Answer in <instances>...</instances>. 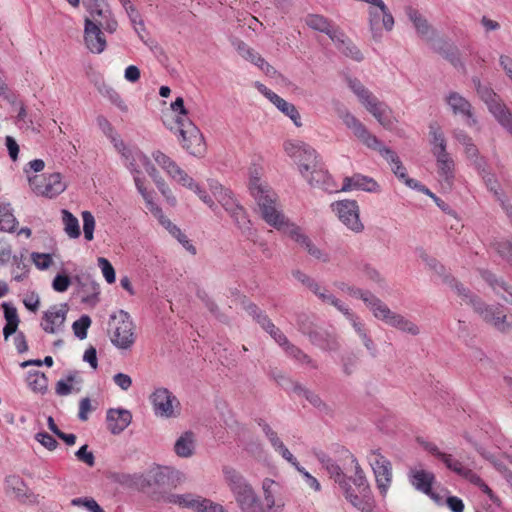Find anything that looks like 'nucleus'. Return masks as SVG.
Instances as JSON below:
<instances>
[{
  "label": "nucleus",
  "instance_id": "nucleus-1",
  "mask_svg": "<svg viewBox=\"0 0 512 512\" xmlns=\"http://www.w3.org/2000/svg\"><path fill=\"white\" fill-rule=\"evenodd\" d=\"M249 190L258 203L265 222L278 230L282 229L287 224V221L277 206L276 194L261 182L256 172L255 174L251 172Z\"/></svg>",
  "mask_w": 512,
  "mask_h": 512
},
{
  "label": "nucleus",
  "instance_id": "nucleus-2",
  "mask_svg": "<svg viewBox=\"0 0 512 512\" xmlns=\"http://www.w3.org/2000/svg\"><path fill=\"white\" fill-rule=\"evenodd\" d=\"M472 309L480 319L496 331L507 334L512 329V316L504 313L500 304H488L482 298L472 300Z\"/></svg>",
  "mask_w": 512,
  "mask_h": 512
},
{
  "label": "nucleus",
  "instance_id": "nucleus-3",
  "mask_svg": "<svg viewBox=\"0 0 512 512\" xmlns=\"http://www.w3.org/2000/svg\"><path fill=\"white\" fill-rule=\"evenodd\" d=\"M108 333L112 344L119 349H128L135 342L133 321L124 310H119L110 316Z\"/></svg>",
  "mask_w": 512,
  "mask_h": 512
},
{
  "label": "nucleus",
  "instance_id": "nucleus-4",
  "mask_svg": "<svg viewBox=\"0 0 512 512\" xmlns=\"http://www.w3.org/2000/svg\"><path fill=\"white\" fill-rule=\"evenodd\" d=\"M317 459L326 469L328 474L334 481L339 485V487L343 490L345 498L356 508H362L363 500L358 496V494L354 493L352 489L348 477L342 471V468L327 454L320 452L316 454Z\"/></svg>",
  "mask_w": 512,
  "mask_h": 512
},
{
  "label": "nucleus",
  "instance_id": "nucleus-5",
  "mask_svg": "<svg viewBox=\"0 0 512 512\" xmlns=\"http://www.w3.org/2000/svg\"><path fill=\"white\" fill-rule=\"evenodd\" d=\"M371 313L376 319L383 321L390 327L412 336L420 334V328L417 324L407 319L402 314L392 311L381 299L376 303Z\"/></svg>",
  "mask_w": 512,
  "mask_h": 512
},
{
  "label": "nucleus",
  "instance_id": "nucleus-6",
  "mask_svg": "<svg viewBox=\"0 0 512 512\" xmlns=\"http://www.w3.org/2000/svg\"><path fill=\"white\" fill-rule=\"evenodd\" d=\"M299 331L306 335L314 346L323 351H338L340 343L335 333L330 332L322 327L316 326L308 321L298 322Z\"/></svg>",
  "mask_w": 512,
  "mask_h": 512
},
{
  "label": "nucleus",
  "instance_id": "nucleus-7",
  "mask_svg": "<svg viewBox=\"0 0 512 512\" xmlns=\"http://www.w3.org/2000/svg\"><path fill=\"white\" fill-rule=\"evenodd\" d=\"M162 500L165 503L174 504L181 508H188L196 512H224L221 505L192 493L163 494Z\"/></svg>",
  "mask_w": 512,
  "mask_h": 512
},
{
  "label": "nucleus",
  "instance_id": "nucleus-8",
  "mask_svg": "<svg viewBox=\"0 0 512 512\" xmlns=\"http://www.w3.org/2000/svg\"><path fill=\"white\" fill-rule=\"evenodd\" d=\"M179 134L182 137V147L193 156H201L205 152L204 137L199 128L190 120L176 118Z\"/></svg>",
  "mask_w": 512,
  "mask_h": 512
},
{
  "label": "nucleus",
  "instance_id": "nucleus-9",
  "mask_svg": "<svg viewBox=\"0 0 512 512\" xmlns=\"http://www.w3.org/2000/svg\"><path fill=\"white\" fill-rule=\"evenodd\" d=\"M284 150L298 164L299 171L303 176L318 165L315 149L302 141H286Z\"/></svg>",
  "mask_w": 512,
  "mask_h": 512
},
{
  "label": "nucleus",
  "instance_id": "nucleus-10",
  "mask_svg": "<svg viewBox=\"0 0 512 512\" xmlns=\"http://www.w3.org/2000/svg\"><path fill=\"white\" fill-rule=\"evenodd\" d=\"M367 460L373 470L380 493L385 495L392 482L391 462L381 453L380 449L370 450Z\"/></svg>",
  "mask_w": 512,
  "mask_h": 512
},
{
  "label": "nucleus",
  "instance_id": "nucleus-11",
  "mask_svg": "<svg viewBox=\"0 0 512 512\" xmlns=\"http://www.w3.org/2000/svg\"><path fill=\"white\" fill-rule=\"evenodd\" d=\"M83 4L90 14L85 21L94 22L96 26L108 33H114L117 30L118 23L104 0H84Z\"/></svg>",
  "mask_w": 512,
  "mask_h": 512
},
{
  "label": "nucleus",
  "instance_id": "nucleus-12",
  "mask_svg": "<svg viewBox=\"0 0 512 512\" xmlns=\"http://www.w3.org/2000/svg\"><path fill=\"white\" fill-rule=\"evenodd\" d=\"M332 210L340 221L355 233L364 230V225L359 218V206L355 200H342L331 204Z\"/></svg>",
  "mask_w": 512,
  "mask_h": 512
},
{
  "label": "nucleus",
  "instance_id": "nucleus-13",
  "mask_svg": "<svg viewBox=\"0 0 512 512\" xmlns=\"http://www.w3.org/2000/svg\"><path fill=\"white\" fill-rule=\"evenodd\" d=\"M150 401L156 416L163 418L177 416L175 408H178L180 403L167 388L160 387L155 389L150 395Z\"/></svg>",
  "mask_w": 512,
  "mask_h": 512
},
{
  "label": "nucleus",
  "instance_id": "nucleus-14",
  "mask_svg": "<svg viewBox=\"0 0 512 512\" xmlns=\"http://www.w3.org/2000/svg\"><path fill=\"white\" fill-rule=\"evenodd\" d=\"M338 116L342 119L347 128L351 129L353 134L368 148L377 147L379 139L371 134L366 126L359 121L347 108L340 105L337 109Z\"/></svg>",
  "mask_w": 512,
  "mask_h": 512
},
{
  "label": "nucleus",
  "instance_id": "nucleus-15",
  "mask_svg": "<svg viewBox=\"0 0 512 512\" xmlns=\"http://www.w3.org/2000/svg\"><path fill=\"white\" fill-rule=\"evenodd\" d=\"M29 181L37 195L48 198L56 197L66 189V184L62 181V176L58 172L52 173L43 179L36 176L30 178Z\"/></svg>",
  "mask_w": 512,
  "mask_h": 512
},
{
  "label": "nucleus",
  "instance_id": "nucleus-16",
  "mask_svg": "<svg viewBox=\"0 0 512 512\" xmlns=\"http://www.w3.org/2000/svg\"><path fill=\"white\" fill-rule=\"evenodd\" d=\"M222 472L225 482L229 486L232 493L235 495L237 502L255 493L246 478L235 468L231 466H224Z\"/></svg>",
  "mask_w": 512,
  "mask_h": 512
},
{
  "label": "nucleus",
  "instance_id": "nucleus-17",
  "mask_svg": "<svg viewBox=\"0 0 512 512\" xmlns=\"http://www.w3.org/2000/svg\"><path fill=\"white\" fill-rule=\"evenodd\" d=\"M101 29L102 28L96 26L94 22H84V42L91 53L100 54L107 46L104 33Z\"/></svg>",
  "mask_w": 512,
  "mask_h": 512
},
{
  "label": "nucleus",
  "instance_id": "nucleus-18",
  "mask_svg": "<svg viewBox=\"0 0 512 512\" xmlns=\"http://www.w3.org/2000/svg\"><path fill=\"white\" fill-rule=\"evenodd\" d=\"M479 274L497 296L501 297L507 303L512 304V285L490 270L479 269Z\"/></svg>",
  "mask_w": 512,
  "mask_h": 512
},
{
  "label": "nucleus",
  "instance_id": "nucleus-19",
  "mask_svg": "<svg viewBox=\"0 0 512 512\" xmlns=\"http://www.w3.org/2000/svg\"><path fill=\"white\" fill-rule=\"evenodd\" d=\"M107 426L109 431L114 434H120L123 432L132 421V414L129 410L118 408L109 409L106 415Z\"/></svg>",
  "mask_w": 512,
  "mask_h": 512
},
{
  "label": "nucleus",
  "instance_id": "nucleus-20",
  "mask_svg": "<svg viewBox=\"0 0 512 512\" xmlns=\"http://www.w3.org/2000/svg\"><path fill=\"white\" fill-rule=\"evenodd\" d=\"M365 108L385 129H392L394 127L395 119L392 116L391 109L387 104L379 101L377 97L374 98V101L368 102Z\"/></svg>",
  "mask_w": 512,
  "mask_h": 512
},
{
  "label": "nucleus",
  "instance_id": "nucleus-21",
  "mask_svg": "<svg viewBox=\"0 0 512 512\" xmlns=\"http://www.w3.org/2000/svg\"><path fill=\"white\" fill-rule=\"evenodd\" d=\"M67 310L65 309V305L61 309H57L56 306H53L50 310H47L43 314V319L41 322V327L46 333L55 334L61 330L65 319H66Z\"/></svg>",
  "mask_w": 512,
  "mask_h": 512
},
{
  "label": "nucleus",
  "instance_id": "nucleus-22",
  "mask_svg": "<svg viewBox=\"0 0 512 512\" xmlns=\"http://www.w3.org/2000/svg\"><path fill=\"white\" fill-rule=\"evenodd\" d=\"M437 162L438 175L443 187L451 188L454 179V161L446 152L434 154Z\"/></svg>",
  "mask_w": 512,
  "mask_h": 512
},
{
  "label": "nucleus",
  "instance_id": "nucleus-23",
  "mask_svg": "<svg viewBox=\"0 0 512 512\" xmlns=\"http://www.w3.org/2000/svg\"><path fill=\"white\" fill-rule=\"evenodd\" d=\"M332 41L337 49L346 57L357 62H361L364 59L359 48L344 34L341 29H339L336 34H333Z\"/></svg>",
  "mask_w": 512,
  "mask_h": 512
},
{
  "label": "nucleus",
  "instance_id": "nucleus-24",
  "mask_svg": "<svg viewBox=\"0 0 512 512\" xmlns=\"http://www.w3.org/2000/svg\"><path fill=\"white\" fill-rule=\"evenodd\" d=\"M411 484L418 490L426 495L431 496L433 499L438 498L432 492V484L435 480V476L432 472L425 470L412 469L409 473Z\"/></svg>",
  "mask_w": 512,
  "mask_h": 512
},
{
  "label": "nucleus",
  "instance_id": "nucleus-25",
  "mask_svg": "<svg viewBox=\"0 0 512 512\" xmlns=\"http://www.w3.org/2000/svg\"><path fill=\"white\" fill-rule=\"evenodd\" d=\"M363 190L367 192H376L379 189L377 182L367 176L354 174L351 177H345L343 185L339 191Z\"/></svg>",
  "mask_w": 512,
  "mask_h": 512
},
{
  "label": "nucleus",
  "instance_id": "nucleus-26",
  "mask_svg": "<svg viewBox=\"0 0 512 512\" xmlns=\"http://www.w3.org/2000/svg\"><path fill=\"white\" fill-rule=\"evenodd\" d=\"M446 100L454 114H461L467 117V124L469 126L476 124V119L473 118L472 114V106L462 95L457 92H451Z\"/></svg>",
  "mask_w": 512,
  "mask_h": 512
},
{
  "label": "nucleus",
  "instance_id": "nucleus-27",
  "mask_svg": "<svg viewBox=\"0 0 512 512\" xmlns=\"http://www.w3.org/2000/svg\"><path fill=\"white\" fill-rule=\"evenodd\" d=\"M474 462L471 461L470 457H461L451 467V471L468 480L470 483L480 487L483 485V480L473 472Z\"/></svg>",
  "mask_w": 512,
  "mask_h": 512
},
{
  "label": "nucleus",
  "instance_id": "nucleus-28",
  "mask_svg": "<svg viewBox=\"0 0 512 512\" xmlns=\"http://www.w3.org/2000/svg\"><path fill=\"white\" fill-rule=\"evenodd\" d=\"M337 287L342 292L347 293L351 297L361 299L371 312L374 309V307L376 306V303H378V301L380 299L374 293H372L370 290H364V289L349 285L344 282L338 283Z\"/></svg>",
  "mask_w": 512,
  "mask_h": 512
},
{
  "label": "nucleus",
  "instance_id": "nucleus-29",
  "mask_svg": "<svg viewBox=\"0 0 512 512\" xmlns=\"http://www.w3.org/2000/svg\"><path fill=\"white\" fill-rule=\"evenodd\" d=\"M77 281L79 286L78 293L81 295L82 303L96 305L99 301L98 295L100 293L98 283L89 278H77Z\"/></svg>",
  "mask_w": 512,
  "mask_h": 512
},
{
  "label": "nucleus",
  "instance_id": "nucleus-30",
  "mask_svg": "<svg viewBox=\"0 0 512 512\" xmlns=\"http://www.w3.org/2000/svg\"><path fill=\"white\" fill-rule=\"evenodd\" d=\"M408 19L413 23L417 34L422 38H428L435 34L434 29L428 23V20L416 9L411 6L405 9Z\"/></svg>",
  "mask_w": 512,
  "mask_h": 512
},
{
  "label": "nucleus",
  "instance_id": "nucleus-31",
  "mask_svg": "<svg viewBox=\"0 0 512 512\" xmlns=\"http://www.w3.org/2000/svg\"><path fill=\"white\" fill-rule=\"evenodd\" d=\"M7 492H12L14 497L22 503L30 501L33 493L28 489L22 478L16 475H10L5 480Z\"/></svg>",
  "mask_w": 512,
  "mask_h": 512
},
{
  "label": "nucleus",
  "instance_id": "nucleus-32",
  "mask_svg": "<svg viewBox=\"0 0 512 512\" xmlns=\"http://www.w3.org/2000/svg\"><path fill=\"white\" fill-rule=\"evenodd\" d=\"M346 458H348L351 463L354 465V477L348 478L349 481L352 480L353 484L356 486L357 491L360 495H358L361 499L363 497H366L369 492V484L367 481V478L364 474V471L362 470L358 460L356 457L350 453L349 451H346Z\"/></svg>",
  "mask_w": 512,
  "mask_h": 512
},
{
  "label": "nucleus",
  "instance_id": "nucleus-33",
  "mask_svg": "<svg viewBox=\"0 0 512 512\" xmlns=\"http://www.w3.org/2000/svg\"><path fill=\"white\" fill-rule=\"evenodd\" d=\"M310 174L311 176L307 179L311 186L321 188L328 193L339 191L333 183L330 175L326 171L320 169L318 166L312 169Z\"/></svg>",
  "mask_w": 512,
  "mask_h": 512
},
{
  "label": "nucleus",
  "instance_id": "nucleus-34",
  "mask_svg": "<svg viewBox=\"0 0 512 512\" xmlns=\"http://www.w3.org/2000/svg\"><path fill=\"white\" fill-rule=\"evenodd\" d=\"M195 449V436L193 432H184L175 442L174 451L182 458L191 457Z\"/></svg>",
  "mask_w": 512,
  "mask_h": 512
},
{
  "label": "nucleus",
  "instance_id": "nucleus-35",
  "mask_svg": "<svg viewBox=\"0 0 512 512\" xmlns=\"http://www.w3.org/2000/svg\"><path fill=\"white\" fill-rule=\"evenodd\" d=\"M306 24L313 30L325 33L332 40L333 34L339 31L331 25L330 21L318 14H310L305 19Z\"/></svg>",
  "mask_w": 512,
  "mask_h": 512
},
{
  "label": "nucleus",
  "instance_id": "nucleus-36",
  "mask_svg": "<svg viewBox=\"0 0 512 512\" xmlns=\"http://www.w3.org/2000/svg\"><path fill=\"white\" fill-rule=\"evenodd\" d=\"M478 95L485 102L493 116L501 113V110L506 107L500 97L488 86L479 88Z\"/></svg>",
  "mask_w": 512,
  "mask_h": 512
},
{
  "label": "nucleus",
  "instance_id": "nucleus-37",
  "mask_svg": "<svg viewBox=\"0 0 512 512\" xmlns=\"http://www.w3.org/2000/svg\"><path fill=\"white\" fill-rule=\"evenodd\" d=\"M230 217L233 219L234 224L246 238L251 239L255 235V231L252 229L251 221L243 206H240L238 209L232 212Z\"/></svg>",
  "mask_w": 512,
  "mask_h": 512
},
{
  "label": "nucleus",
  "instance_id": "nucleus-38",
  "mask_svg": "<svg viewBox=\"0 0 512 512\" xmlns=\"http://www.w3.org/2000/svg\"><path fill=\"white\" fill-rule=\"evenodd\" d=\"M436 52L449 61L455 68H465L460 59L459 49L455 45L448 43L447 41H440V45L436 48Z\"/></svg>",
  "mask_w": 512,
  "mask_h": 512
},
{
  "label": "nucleus",
  "instance_id": "nucleus-39",
  "mask_svg": "<svg viewBox=\"0 0 512 512\" xmlns=\"http://www.w3.org/2000/svg\"><path fill=\"white\" fill-rule=\"evenodd\" d=\"M272 103L280 110L284 115L289 117L295 126L301 127V117L300 114L296 108V106L290 102H287L283 98H281L279 95H273L272 96Z\"/></svg>",
  "mask_w": 512,
  "mask_h": 512
},
{
  "label": "nucleus",
  "instance_id": "nucleus-40",
  "mask_svg": "<svg viewBox=\"0 0 512 512\" xmlns=\"http://www.w3.org/2000/svg\"><path fill=\"white\" fill-rule=\"evenodd\" d=\"M443 282L448 285L451 289H453L456 294L462 298L467 304L472 307V300L474 298H479V296L472 293L467 287H465L461 282H459L456 278H454L450 273L444 275Z\"/></svg>",
  "mask_w": 512,
  "mask_h": 512
},
{
  "label": "nucleus",
  "instance_id": "nucleus-41",
  "mask_svg": "<svg viewBox=\"0 0 512 512\" xmlns=\"http://www.w3.org/2000/svg\"><path fill=\"white\" fill-rule=\"evenodd\" d=\"M64 231L70 238H78L81 235L78 219L68 210L61 211Z\"/></svg>",
  "mask_w": 512,
  "mask_h": 512
},
{
  "label": "nucleus",
  "instance_id": "nucleus-42",
  "mask_svg": "<svg viewBox=\"0 0 512 512\" xmlns=\"http://www.w3.org/2000/svg\"><path fill=\"white\" fill-rule=\"evenodd\" d=\"M348 86L358 97L364 107L368 102L374 101L375 96L358 79L349 78Z\"/></svg>",
  "mask_w": 512,
  "mask_h": 512
},
{
  "label": "nucleus",
  "instance_id": "nucleus-43",
  "mask_svg": "<svg viewBox=\"0 0 512 512\" xmlns=\"http://www.w3.org/2000/svg\"><path fill=\"white\" fill-rule=\"evenodd\" d=\"M98 91L100 92L101 95L108 98L109 101L113 105H115L120 111H122L124 113L128 112L127 104L125 103V101L122 99L120 94L115 89H113L112 87H110L106 84H102L101 86L98 87Z\"/></svg>",
  "mask_w": 512,
  "mask_h": 512
},
{
  "label": "nucleus",
  "instance_id": "nucleus-44",
  "mask_svg": "<svg viewBox=\"0 0 512 512\" xmlns=\"http://www.w3.org/2000/svg\"><path fill=\"white\" fill-rule=\"evenodd\" d=\"M382 19H384V13L382 12L381 9H369L370 30L375 40H379L382 37Z\"/></svg>",
  "mask_w": 512,
  "mask_h": 512
},
{
  "label": "nucleus",
  "instance_id": "nucleus-45",
  "mask_svg": "<svg viewBox=\"0 0 512 512\" xmlns=\"http://www.w3.org/2000/svg\"><path fill=\"white\" fill-rule=\"evenodd\" d=\"M27 383L34 392L44 394L48 389V379L46 375L40 371L29 372Z\"/></svg>",
  "mask_w": 512,
  "mask_h": 512
},
{
  "label": "nucleus",
  "instance_id": "nucleus-46",
  "mask_svg": "<svg viewBox=\"0 0 512 512\" xmlns=\"http://www.w3.org/2000/svg\"><path fill=\"white\" fill-rule=\"evenodd\" d=\"M17 220L12 213L10 204L0 205V230L12 232L15 229Z\"/></svg>",
  "mask_w": 512,
  "mask_h": 512
},
{
  "label": "nucleus",
  "instance_id": "nucleus-47",
  "mask_svg": "<svg viewBox=\"0 0 512 512\" xmlns=\"http://www.w3.org/2000/svg\"><path fill=\"white\" fill-rule=\"evenodd\" d=\"M419 443L421 444L425 451L440 459L449 470L457 460L454 459L451 454L441 452L437 445H435L432 442L419 441Z\"/></svg>",
  "mask_w": 512,
  "mask_h": 512
},
{
  "label": "nucleus",
  "instance_id": "nucleus-48",
  "mask_svg": "<svg viewBox=\"0 0 512 512\" xmlns=\"http://www.w3.org/2000/svg\"><path fill=\"white\" fill-rule=\"evenodd\" d=\"M167 174L181 185L193 189L194 180L175 162L166 170Z\"/></svg>",
  "mask_w": 512,
  "mask_h": 512
},
{
  "label": "nucleus",
  "instance_id": "nucleus-49",
  "mask_svg": "<svg viewBox=\"0 0 512 512\" xmlns=\"http://www.w3.org/2000/svg\"><path fill=\"white\" fill-rule=\"evenodd\" d=\"M233 46L235 47L239 55L242 56L244 59L250 61L253 64H256V62H260L263 64V58L252 48H250L245 42L241 40H234Z\"/></svg>",
  "mask_w": 512,
  "mask_h": 512
},
{
  "label": "nucleus",
  "instance_id": "nucleus-50",
  "mask_svg": "<svg viewBox=\"0 0 512 512\" xmlns=\"http://www.w3.org/2000/svg\"><path fill=\"white\" fill-rule=\"evenodd\" d=\"M416 251L422 261L425 262L426 265L442 279L444 278V275L448 274L444 265H442L436 258L429 256L423 248H417Z\"/></svg>",
  "mask_w": 512,
  "mask_h": 512
},
{
  "label": "nucleus",
  "instance_id": "nucleus-51",
  "mask_svg": "<svg viewBox=\"0 0 512 512\" xmlns=\"http://www.w3.org/2000/svg\"><path fill=\"white\" fill-rule=\"evenodd\" d=\"M237 503L239 504L242 512H266L256 493L243 498V500H240Z\"/></svg>",
  "mask_w": 512,
  "mask_h": 512
},
{
  "label": "nucleus",
  "instance_id": "nucleus-52",
  "mask_svg": "<svg viewBox=\"0 0 512 512\" xmlns=\"http://www.w3.org/2000/svg\"><path fill=\"white\" fill-rule=\"evenodd\" d=\"M305 399L315 407L320 413L331 416L333 414V409L330 405H328L319 394L310 390V392H306Z\"/></svg>",
  "mask_w": 512,
  "mask_h": 512
},
{
  "label": "nucleus",
  "instance_id": "nucleus-53",
  "mask_svg": "<svg viewBox=\"0 0 512 512\" xmlns=\"http://www.w3.org/2000/svg\"><path fill=\"white\" fill-rule=\"evenodd\" d=\"M430 135L432 137V153L433 155L436 153L446 152V140L443 133L435 128L433 125L430 126Z\"/></svg>",
  "mask_w": 512,
  "mask_h": 512
},
{
  "label": "nucleus",
  "instance_id": "nucleus-54",
  "mask_svg": "<svg viewBox=\"0 0 512 512\" xmlns=\"http://www.w3.org/2000/svg\"><path fill=\"white\" fill-rule=\"evenodd\" d=\"M13 262L15 268L12 271L13 279L17 282L23 281L28 275V265L25 263L24 255H14Z\"/></svg>",
  "mask_w": 512,
  "mask_h": 512
},
{
  "label": "nucleus",
  "instance_id": "nucleus-55",
  "mask_svg": "<svg viewBox=\"0 0 512 512\" xmlns=\"http://www.w3.org/2000/svg\"><path fill=\"white\" fill-rule=\"evenodd\" d=\"M276 486V483L274 480L270 478H265L262 482V489L264 494V499L266 502V506L269 510L273 509L274 507L280 508V505H276L275 499H274V487Z\"/></svg>",
  "mask_w": 512,
  "mask_h": 512
},
{
  "label": "nucleus",
  "instance_id": "nucleus-56",
  "mask_svg": "<svg viewBox=\"0 0 512 512\" xmlns=\"http://www.w3.org/2000/svg\"><path fill=\"white\" fill-rule=\"evenodd\" d=\"M173 473L174 471L169 469L168 467H158L156 469H153L150 471L151 479L149 480V484L166 485L168 484V480Z\"/></svg>",
  "mask_w": 512,
  "mask_h": 512
},
{
  "label": "nucleus",
  "instance_id": "nucleus-57",
  "mask_svg": "<svg viewBox=\"0 0 512 512\" xmlns=\"http://www.w3.org/2000/svg\"><path fill=\"white\" fill-rule=\"evenodd\" d=\"M91 325V318L88 315H82L72 324L74 335L83 340L87 337V330Z\"/></svg>",
  "mask_w": 512,
  "mask_h": 512
},
{
  "label": "nucleus",
  "instance_id": "nucleus-58",
  "mask_svg": "<svg viewBox=\"0 0 512 512\" xmlns=\"http://www.w3.org/2000/svg\"><path fill=\"white\" fill-rule=\"evenodd\" d=\"M342 371L346 376H350L356 370L358 357L354 353H347L341 357Z\"/></svg>",
  "mask_w": 512,
  "mask_h": 512
},
{
  "label": "nucleus",
  "instance_id": "nucleus-59",
  "mask_svg": "<svg viewBox=\"0 0 512 512\" xmlns=\"http://www.w3.org/2000/svg\"><path fill=\"white\" fill-rule=\"evenodd\" d=\"M82 219H83L84 237L87 241H91L93 239V233H94V228H95L94 216L89 211H83Z\"/></svg>",
  "mask_w": 512,
  "mask_h": 512
},
{
  "label": "nucleus",
  "instance_id": "nucleus-60",
  "mask_svg": "<svg viewBox=\"0 0 512 512\" xmlns=\"http://www.w3.org/2000/svg\"><path fill=\"white\" fill-rule=\"evenodd\" d=\"M31 260L39 270L48 269L53 262L52 256L50 254L39 252H33L31 254Z\"/></svg>",
  "mask_w": 512,
  "mask_h": 512
},
{
  "label": "nucleus",
  "instance_id": "nucleus-61",
  "mask_svg": "<svg viewBox=\"0 0 512 512\" xmlns=\"http://www.w3.org/2000/svg\"><path fill=\"white\" fill-rule=\"evenodd\" d=\"M221 206L225 209V211L230 215L232 212H234L236 209H238L240 206H242L231 194L230 191H228L226 194L221 196L217 200Z\"/></svg>",
  "mask_w": 512,
  "mask_h": 512
},
{
  "label": "nucleus",
  "instance_id": "nucleus-62",
  "mask_svg": "<svg viewBox=\"0 0 512 512\" xmlns=\"http://www.w3.org/2000/svg\"><path fill=\"white\" fill-rule=\"evenodd\" d=\"M122 157L125 160V166L133 174V176H140L141 169H139L138 159H136V150L125 152L124 156Z\"/></svg>",
  "mask_w": 512,
  "mask_h": 512
},
{
  "label": "nucleus",
  "instance_id": "nucleus-63",
  "mask_svg": "<svg viewBox=\"0 0 512 512\" xmlns=\"http://www.w3.org/2000/svg\"><path fill=\"white\" fill-rule=\"evenodd\" d=\"M496 252L512 265V243L506 240L494 243Z\"/></svg>",
  "mask_w": 512,
  "mask_h": 512
},
{
  "label": "nucleus",
  "instance_id": "nucleus-64",
  "mask_svg": "<svg viewBox=\"0 0 512 512\" xmlns=\"http://www.w3.org/2000/svg\"><path fill=\"white\" fill-rule=\"evenodd\" d=\"M499 124L512 135V113L507 107L501 110V113L494 116Z\"/></svg>",
  "mask_w": 512,
  "mask_h": 512
}]
</instances>
